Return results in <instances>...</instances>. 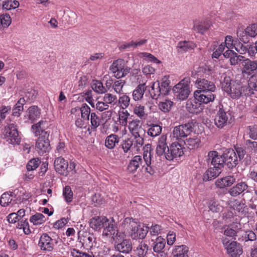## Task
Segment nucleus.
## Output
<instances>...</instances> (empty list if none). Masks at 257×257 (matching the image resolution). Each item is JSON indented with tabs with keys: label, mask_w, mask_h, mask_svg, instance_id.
<instances>
[{
	"label": "nucleus",
	"mask_w": 257,
	"mask_h": 257,
	"mask_svg": "<svg viewBox=\"0 0 257 257\" xmlns=\"http://www.w3.org/2000/svg\"><path fill=\"white\" fill-rule=\"evenodd\" d=\"M128 226L129 234L134 239L144 238L149 231V228L145 224L138 223L134 220L130 221Z\"/></svg>",
	"instance_id": "f257e3e1"
},
{
	"label": "nucleus",
	"mask_w": 257,
	"mask_h": 257,
	"mask_svg": "<svg viewBox=\"0 0 257 257\" xmlns=\"http://www.w3.org/2000/svg\"><path fill=\"white\" fill-rule=\"evenodd\" d=\"M189 82L190 78H185L174 86L172 90L177 99L181 101L188 97L190 93L188 84Z\"/></svg>",
	"instance_id": "f03ea898"
},
{
	"label": "nucleus",
	"mask_w": 257,
	"mask_h": 257,
	"mask_svg": "<svg viewBox=\"0 0 257 257\" xmlns=\"http://www.w3.org/2000/svg\"><path fill=\"white\" fill-rule=\"evenodd\" d=\"M196 122L193 120L186 123L175 126L173 131V135L176 140H179L186 137L193 131Z\"/></svg>",
	"instance_id": "7ed1b4c3"
},
{
	"label": "nucleus",
	"mask_w": 257,
	"mask_h": 257,
	"mask_svg": "<svg viewBox=\"0 0 257 257\" xmlns=\"http://www.w3.org/2000/svg\"><path fill=\"white\" fill-rule=\"evenodd\" d=\"M5 138L8 143L16 145L19 144L21 138L19 136L18 128L14 123L6 126L4 130Z\"/></svg>",
	"instance_id": "20e7f679"
},
{
	"label": "nucleus",
	"mask_w": 257,
	"mask_h": 257,
	"mask_svg": "<svg viewBox=\"0 0 257 257\" xmlns=\"http://www.w3.org/2000/svg\"><path fill=\"white\" fill-rule=\"evenodd\" d=\"M206 161L208 164L210 163L214 167L220 170L224 165L223 154L218 155V152L216 151H211L208 152L206 156Z\"/></svg>",
	"instance_id": "39448f33"
},
{
	"label": "nucleus",
	"mask_w": 257,
	"mask_h": 257,
	"mask_svg": "<svg viewBox=\"0 0 257 257\" xmlns=\"http://www.w3.org/2000/svg\"><path fill=\"white\" fill-rule=\"evenodd\" d=\"M49 136L48 133H44V134L39 137L36 142V149L40 155L49 152L51 149Z\"/></svg>",
	"instance_id": "423d86ee"
},
{
	"label": "nucleus",
	"mask_w": 257,
	"mask_h": 257,
	"mask_svg": "<svg viewBox=\"0 0 257 257\" xmlns=\"http://www.w3.org/2000/svg\"><path fill=\"white\" fill-rule=\"evenodd\" d=\"M184 154L182 148L178 142H174L168 148V152L166 154V159L171 161L174 158L180 157Z\"/></svg>",
	"instance_id": "0eeeda50"
},
{
	"label": "nucleus",
	"mask_w": 257,
	"mask_h": 257,
	"mask_svg": "<svg viewBox=\"0 0 257 257\" xmlns=\"http://www.w3.org/2000/svg\"><path fill=\"white\" fill-rule=\"evenodd\" d=\"M237 36L243 43H246L248 42L247 37H254L257 35V24H253L244 30V31H238Z\"/></svg>",
	"instance_id": "6e6552de"
},
{
	"label": "nucleus",
	"mask_w": 257,
	"mask_h": 257,
	"mask_svg": "<svg viewBox=\"0 0 257 257\" xmlns=\"http://www.w3.org/2000/svg\"><path fill=\"white\" fill-rule=\"evenodd\" d=\"M241 62V73L243 75H250L257 69V60H251L244 57Z\"/></svg>",
	"instance_id": "1a4fd4ad"
},
{
	"label": "nucleus",
	"mask_w": 257,
	"mask_h": 257,
	"mask_svg": "<svg viewBox=\"0 0 257 257\" xmlns=\"http://www.w3.org/2000/svg\"><path fill=\"white\" fill-rule=\"evenodd\" d=\"M224 164L229 169L235 167L238 164V159L236 152L233 149H228L223 154Z\"/></svg>",
	"instance_id": "9d476101"
},
{
	"label": "nucleus",
	"mask_w": 257,
	"mask_h": 257,
	"mask_svg": "<svg viewBox=\"0 0 257 257\" xmlns=\"http://www.w3.org/2000/svg\"><path fill=\"white\" fill-rule=\"evenodd\" d=\"M213 92L195 91L194 93V97L201 104H207L214 100L215 95Z\"/></svg>",
	"instance_id": "9b49d317"
},
{
	"label": "nucleus",
	"mask_w": 257,
	"mask_h": 257,
	"mask_svg": "<svg viewBox=\"0 0 257 257\" xmlns=\"http://www.w3.org/2000/svg\"><path fill=\"white\" fill-rule=\"evenodd\" d=\"M248 186L245 182H240L231 187L228 191V193L232 197H236L240 194L243 195L245 193L249 192L247 190Z\"/></svg>",
	"instance_id": "f8f14e48"
},
{
	"label": "nucleus",
	"mask_w": 257,
	"mask_h": 257,
	"mask_svg": "<svg viewBox=\"0 0 257 257\" xmlns=\"http://www.w3.org/2000/svg\"><path fill=\"white\" fill-rule=\"evenodd\" d=\"M68 162L62 157H58L54 161V167L56 172L64 176H67L69 173Z\"/></svg>",
	"instance_id": "ddd939ff"
},
{
	"label": "nucleus",
	"mask_w": 257,
	"mask_h": 257,
	"mask_svg": "<svg viewBox=\"0 0 257 257\" xmlns=\"http://www.w3.org/2000/svg\"><path fill=\"white\" fill-rule=\"evenodd\" d=\"M38 245L41 250L51 251L53 249V239L47 233H43L40 237Z\"/></svg>",
	"instance_id": "4468645a"
},
{
	"label": "nucleus",
	"mask_w": 257,
	"mask_h": 257,
	"mask_svg": "<svg viewBox=\"0 0 257 257\" xmlns=\"http://www.w3.org/2000/svg\"><path fill=\"white\" fill-rule=\"evenodd\" d=\"M228 116L222 108H219L214 118V123L220 128L225 126L228 122Z\"/></svg>",
	"instance_id": "2eb2a0df"
},
{
	"label": "nucleus",
	"mask_w": 257,
	"mask_h": 257,
	"mask_svg": "<svg viewBox=\"0 0 257 257\" xmlns=\"http://www.w3.org/2000/svg\"><path fill=\"white\" fill-rule=\"evenodd\" d=\"M196 84L198 85L199 89L196 91L214 92L216 90L214 84L204 78H198L196 80Z\"/></svg>",
	"instance_id": "dca6fc26"
},
{
	"label": "nucleus",
	"mask_w": 257,
	"mask_h": 257,
	"mask_svg": "<svg viewBox=\"0 0 257 257\" xmlns=\"http://www.w3.org/2000/svg\"><path fill=\"white\" fill-rule=\"evenodd\" d=\"M186 108L191 113L198 114L203 109V106L201 103L195 98L194 99H189L186 102Z\"/></svg>",
	"instance_id": "f3484780"
},
{
	"label": "nucleus",
	"mask_w": 257,
	"mask_h": 257,
	"mask_svg": "<svg viewBox=\"0 0 257 257\" xmlns=\"http://www.w3.org/2000/svg\"><path fill=\"white\" fill-rule=\"evenodd\" d=\"M115 249L119 252L129 253L132 250V244L130 239H122L120 242H115Z\"/></svg>",
	"instance_id": "a211bd4d"
},
{
	"label": "nucleus",
	"mask_w": 257,
	"mask_h": 257,
	"mask_svg": "<svg viewBox=\"0 0 257 257\" xmlns=\"http://www.w3.org/2000/svg\"><path fill=\"white\" fill-rule=\"evenodd\" d=\"M235 181L236 178L234 176L229 175L217 179L215 181V185L217 188L223 189L231 186Z\"/></svg>",
	"instance_id": "6ab92c4d"
},
{
	"label": "nucleus",
	"mask_w": 257,
	"mask_h": 257,
	"mask_svg": "<svg viewBox=\"0 0 257 257\" xmlns=\"http://www.w3.org/2000/svg\"><path fill=\"white\" fill-rule=\"evenodd\" d=\"M169 148L166 143V137L164 135L162 136L159 140L156 147V154L158 156L166 158V154L168 152Z\"/></svg>",
	"instance_id": "aec40b11"
},
{
	"label": "nucleus",
	"mask_w": 257,
	"mask_h": 257,
	"mask_svg": "<svg viewBox=\"0 0 257 257\" xmlns=\"http://www.w3.org/2000/svg\"><path fill=\"white\" fill-rule=\"evenodd\" d=\"M116 228L113 220H109L106 217L103 218V235L106 236H111L112 233H114Z\"/></svg>",
	"instance_id": "412c9836"
},
{
	"label": "nucleus",
	"mask_w": 257,
	"mask_h": 257,
	"mask_svg": "<svg viewBox=\"0 0 257 257\" xmlns=\"http://www.w3.org/2000/svg\"><path fill=\"white\" fill-rule=\"evenodd\" d=\"M116 228L113 220H109L106 217L103 218V235L106 236H111L112 233H114Z\"/></svg>",
	"instance_id": "4be33fe9"
},
{
	"label": "nucleus",
	"mask_w": 257,
	"mask_h": 257,
	"mask_svg": "<svg viewBox=\"0 0 257 257\" xmlns=\"http://www.w3.org/2000/svg\"><path fill=\"white\" fill-rule=\"evenodd\" d=\"M128 129L134 137H139V135H143L145 130L140 124L139 120H133L129 122Z\"/></svg>",
	"instance_id": "5701e85b"
},
{
	"label": "nucleus",
	"mask_w": 257,
	"mask_h": 257,
	"mask_svg": "<svg viewBox=\"0 0 257 257\" xmlns=\"http://www.w3.org/2000/svg\"><path fill=\"white\" fill-rule=\"evenodd\" d=\"M226 250L230 257H239L242 253L241 246L236 241H231Z\"/></svg>",
	"instance_id": "b1692460"
},
{
	"label": "nucleus",
	"mask_w": 257,
	"mask_h": 257,
	"mask_svg": "<svg viewBox=\"0 0 257 257\" xmlns=\"http://www.w3.org/2000/svg\"><path fill=\"white\" fill-rule=\"evenodd\" d=\"M143 160L140 156H136L130 162L127 170L130 173H134L140 167L143 165Z\"/></svg>",
	"instance_id": "393cba45"
},
{
	"label": "nucleus",
	"mask_w": 257,
	"mask_h": 257,
	"mask_svg": "<svg viewBox=\"0 0 257 257\" xmlns=\"http://www.w3.org/2000/svg\"><path fill=\"white\" fill-rule=\"evenodd\" d=\"M144 160L145 164L143 165V168H145L146 171L150 175H153L155 172L154 167L151 166L152 161V155L150 152H147L144 154Z\"/></svg>",
	"instance_id": "a878e982"
},
{
	"label": "nucleus",
	"mask_w": 257,
	"mask_h": 257,
	"mask_svg": "<svg viewBox=\"0 0 257 257\" xmlns=\"http://www.w3.org/2000/svg\"><path fill=\"white\" fill-rule=\"evenodd\" d=\"M41 115V110L38 106L33 105L30 106L27 112L25 117H27L31 123L34 122L37 119L40 118Z\"/></svg>",
	"instance_id": "bb28decb"
},
{
	"label": "nucleus",
	"mask_w": 257,
	"mask_h": 257,
	"mask_svg": "<svg viewBox=\"0 0 257 257\" xmlns=\"http://www.w3.org/2000/svg\"><path fill=\"white\" fill-rule=\"evenodd\" d=\"M226 93L233 99L239 98L241 96V84L232 82V86Z\"/></svg>",
	"instance_id": "cd10ccee"
},
{
	"label": "nucleus",
	"mask_w": 257,
	"mask_h": 257,
	"mask_svg": "<svg viewBox=\"0 0 257 257\" xmlns=\"http://www.w3.org/2000/svg\"><path fill=\"white\" fill-rule=\"evenodd\" d=\"M9 194L8 192H5L2 194L0 199V204L3 207H6L9 205H14L17 204V199L13 200V192H10Z\"/></svg>",
	"instance_id": "c85d7f7f"
},
{
	"label": "nucleus",
	"mask_w": 257,
	"mask_h": 257,
	"mask_svg": "<svg viewBox=\"0 0 257 257\" xmlns=\"http://www.w3.org/2000/svg\"><path fill=\"white\" fill-rule=\"evenodd\" d=\"M221 173V170L215 167L208 168L203 176L204 181L207 182L216 178Z\"/></svg>",
	"instance_id": "c756f323"
},
{
	"label": "nucleus",
	"mask_w": 257,
	"mask_h": 257,
	"mask_svg": "<svg viewBox=\"0 0 257 257\" xmlns=\"http://www.w3.org/2000/svg\"><path fill=\"white\" fill-rule=\"evenodd\" d=\"M210 24L207 21H194L192 29L201 34H204L210 28Z\"/></svg>",
	"instance_id": "7c9ffc66"
},
{
	"label": "nucleus",
	"mask_w": 257,
	"mask_h": 257,
	"mask_svg": "<svg viewBox=\"0 0 257 257\" xmlns=\"http://www.w3.org/2000/svg\"><path fill=\"white\" fill-rule=\"evenodd\" d=\"M188 252V247L185 245L176 246L173 251V257H189Z\"/></svg>",
	"instance_id": "2f4dec72"
},
{
	"label": "nucleus",
	"mask_w": 257,
	"mask_h": 257,
	"mask_svg": "<svg viewBox=\"0 0 257 257\" xmlns=\"http://www.w3.org/2000/svg\"><path fill=\"white\" fill-rule=\"evenodd\" d=\"M200 139L196 136L186 139L184 141L185 145L190 150H193L199 148L200 146Z\"/></svg>",
	"instance_id": "473e14b6"
},
{
	"label": "nucleus",
	"mask_w": 257,
	"mask_h": 257,
	"mask_svg": "<svg viewBox=\"0 0 257 257\" xmlns=\"http://www.w3.org/2000/svg\"><path fill=\"white\" fill-rule=\"evenodd\" d=\"M105 217L98 216L92 218L89 221L90 227L97 231L103 227V218Z\"/></svg>",
	"instance_id": "72a5a7b5"
},
{
	"label": "nucleus",
	"mask_w": 257,
	"mask_h": 257,
	"mask_svg": "<svg viewBox=\"0 0 257 257\" xmlns=\"http://www.w3.org/2000/svg\"><path fill=\"white\" fill-rule=\"evenodd\" d=\"M46 123V121L41 120L39 122L32 125L31 129L33 133L35 134V136H41L44 134V133H48L45 132L44 130V124Z\"/></svg>",
	"instance_id": "f704fd0d"
},
{
	"label": "nucleus",
	"mask_w": 257,
	"mask_h": 257,
	"mask_svg": "<svg viewBox=\"0 0 257 257\" xmlns=\"http://www.w3.org/2000/svg\"><path fill=\"white\" fill-rule=\"evenodd\" d=\"M119 141V137L114 134L107 136L105 141V146L109 149H113Z\"/></svg>",
	"instance_id": "c9c22d12"
},
{
	"label": "nucleus",
	"mask_w": 257,
	"mask_h": 257,
	"mask_svg": "<svg viewBox=\"0 0 257 257\" xmlns=\"http://www.w3.org/2000/svg\"><path fill=\"white\" fill-rule=\"evenodd\" d=\"M149 250L148 244L144 241H142L137 246L135 252L138 257H145Z\"/></svg>",
	"instance_id": "e433bc0d"
},
{
	"label": "nucleus",
	"mask_w": 257,
	"mask_h": 257,
	"mask_svg": "<svg viewBox=\"0 0 257 257\" xmlns=\"http://www.w3.org/2000/svg\"><path fill=\"white\" fill-rule=\"evenodd\" d=\"M124 65V60L121 59H118L114 61L109 67L110 71L114 74V76L115 77V75L122 70V66Z\"/></svg>",
	"instance_id": "4c0bfd02"
},
{
	"label": "nucleus",
	"mask_w": 257,
	"mask_h": 257,
	"mask_svg": "<svg viewBox=\"0 0 257 257\" xmlns=\"http://www.w3.org/2000/svg\"><path fill=\"white\" fill-rule=\"evenodd\" d=\"M220 82L222 90L226 92L228 91L229 87L232 86V84L230 77L225 74H223L221 75Z\"/></svg>",
	"instance_id": "58836bf2"
},
{
	"label": "nucleus",
	"mask_w": 257,
	"mask_h": 257,
	"mask_svg": "<svg viewBox=\"0 0 257 257\" xmlns=\"http://www.w3.org/2000/svg\"><path fill=\"white\" fill-rule=\"evenodd\" d=\"M196 46V45L192 41H184L179 42L177 48L182 50L183 52H185L194 49Z\"/></svg>",
	"instance_id": "ea45409f"
},
{
	"label": "nucleus",
	"mask_w": 257,
	"mask_h": 257,
	"mask_svg": "<svg viewBox=\"0 0 257 257\" xmlns=\"http://www.w3.org/2000/svg\"><path fill=\"white\" fill-rule=\"evenodd\" d=\"M170 83V80L166 78H163L161 83H160V88L162 97L168 95L170 92L171 90Z\"/></svg>",
	"instance_id": "a19ab883"
},
{
	"label": "nucleus",
	"mask_w": 257,
	"mask_h": 257,
	"mask_svg": "<svg viewBox=\"0 0 257 257\" xmlns=\"http://www.w3.org/2000/svg\"><path fill=\"white\" fill-rule=\"evenodd\" d=\"M145 90L146 87L145 84L139 85L133 91V99L135 100H139L141 99L143 97Z\"/></svg>",
	"instance_id": "79ce46f5"
},
{
	"label": "nucleus",
	"mask_w": 257,
	"mask_h": 257,
	"mask_svg": "<svg viewBox=\"0 0 257 257\" xmlns=\"http://www.w3.org/2000/svg\"><path fill=\"white\" fill-rule=\"evenodd\" d=\"M166 240L161 236L156 238L153 243V250L156 252H160L164 249Z\"/></svg>",
	"instance_id": "37998d69"
},
{
	"label": "nucleus",
	"mask_w": 257,
	"mask_h": 257,
	"mask_svg": "<svg viewBox=\"0 0 257 257\" xmlns=\"http://www.w3.org/2000/svg\"><path fill=\"white\" fill-rule=\"evenodd\" d=\"M150 93L153 99H156L159 97H162L160 88V82L159 81L153 83Z\"/></svg>",
	"instance_id": "c03bdc74"
},
{
	"label": "nucleus",
	"mask_w": 257,
	"mask_h": 257,
	"mask_svg": "<svg viewBox=\"0 0 257 257\" xmlns=\"http://www.w3.org/2000/svg\"><path fill=\"white\" fill-rule=\"evenodd\" d=\"M230 206L234 210L242 213L245 212V209L246 207L244 203L236 199L231 201Z\"/></svg>",
	"instance_id": "a18cd8bd"
},
{
	"label": "nucleus",
	"mask_w": 257,
	"mask_h": 257,
	"mask_svg": "<svg viewBox=\"0 0 257 257\" xmlns=\"http://www.w3.org/2000/svg\"><path fill=\"white\" fill-rule=\"evenodd\" d=\"M209 210L213 212L219 213L223 210V207L219 202L215 199H211L208 203Z\"/></svg>",
	"instance_id": "49530a36"
},
{
	"label": "nucleus",
	"mask_w": 257,
	"mask_h": 257,
	"mask_svg": "<svg viewBox=\"0 0 257 257\" xmlns=\"http://www.w3.org/2000/svg\"><path fill=\"white\" fill-rule=\"evenodd\" d=\"M91 88L97 93H103L107 91V88L103 86L102 83L96 80L93 81Z\"/></svg>",
	"instance_id": "de8ad7c7"
},
{
	"label": "nucleus",
	"mask_w": 257,
	"mask_h": 257,
	"mask_svg": "<svg viewBox=\"0 0 257 257\" xmlns=\"http://www.w3.org/2000/svg\"><path fill=\"white\" fill-rule=\"evenodd\" d=\"M245 145L247 150L251 154H257V142L250 140L245 141Z\"/></svg>",
	"instance_id": "09e8293b"
},
{
	"label": "nucleus",
	"mask_w": 257,
	"mask_h": 257,
	"mask_svg": "<svg viewBox=\"0 0 257 257\" xmlns=\"http://www.w3.org/2000/svg\"><path fill=\"white\" fill-rule=\"evenodd\" d=\"M162 132V127L158 124H152L148 129L147 133L149 136L155 137L159 136Z\"/></svg>",
	"instance_id": "8fccbe9b"
},
{
	"label": "nucleus",
	"mask_w": 257,
	"mask_h": 257,
	"mask_svg": "<svg viewBox=\"0 0 257 257\" xmlns=\"http://www.w3.org/2000/svg\"><path fill=\"white\" fill-rule=\"evenodd\" d=\"M19 6V2L17 0H7L3 2V8L7 10L15 9Z\"/></svg>",
	"instance_id": "3c124183"
},
{
	"label": "nucleus",
	"mask_w": 257,
	"mask_h": 257,
	"mask_svg": "<svg viewBox=\"0 0 257 257\" xmlns=\"http://www.w3.org/2000/svg\"><path fill=\"white\" fill-rule=\"evenodd\" d=\"M130 113L126 110H121L119 111V122L120 125L126 126L127 123V118Z\"/></svg>",
	"instance_id": "603ef678"
},
{
	"label": "nucleus",
	"mask_w": 257,
	"mask_h": 257,
	"mask_svg": "<svg viewBox=\"0 0 257 257\" xmlns=\"http://www.w3.org/2000/svg\"><path fill=\"white\" fill-rule=\"evenodd\" d=\"M30 221L34 225L41 224L45 221V216L42 213H37L31 217Z\"/></svg>",
	"instance_id": "864d4df0"
},
{
	"label": "nucleus",
	"mask_w": 257,
	"mask_h": 257,
	"mask_svg": "<svg viewBox=\"0 0 257 257\" xmlns=\"http://www.w3.org/2000/svg\"><path fill=\"white\" fill-rule=\"evenodd\" d=\"M173 102L171 100H165V101L161 102L159 103V108L164 112H169L172 107Z\"/></svg>",
	"instance_id": "5fc2aeb1"
},
{
	"label": "nucleus",
	"mask_w": 257,
	"mask_h": 257,
	"mask_svg": "<svg viewBox=\"0 0 257 257\" xmlns=\"http://www.w3.org/2000/svg\"><path fill=\"white\" fill-rule=\"evenodd\" d=\"M81 117L86 120H89L90 114V108L86 104L83 103L80 108Z\"/></svg>",
	"instance_id": "6e6d98bb"
},
{
	"label": "nucleus",
	"mask_w": 257,
	"mask_h": 257,
	"mask_svg": "<svg viewBox=\"0 0 257 257\" xmlns=\"http://www.w3.org/2000/svg\"><path fill=\"white\" fill-rule=\"evenodd\" d=\"M248 45L245 46L238 40H235L234 47L235 50L240 54H244L247 52V48Z\"/></svg>",
	"instance_id": "4d7b16f0"
},
{
	"label": "nucleus",
	"mask_w": 257,
	"mask_h": 257,
	"mask_svg": "<svg viewBox=\"0 0 257 257\" xmlns=\"http://www.w3.org/2000/svg\"><path fill=\"white\" fill-rule=\"evenodd\" d=\"M90 121L91 129L93 130H95L100 124L101 120L94 112L90 114Z\"/></svg>",
	"instance_id": "13d9d810"
},
{
	"label": "nucleus",
	"mask_w": 257,
	"mask_h": 257,
	"mask_svg": "<svg viewBox=\"0 0 257 257\" xmlns=\"http://www.w3.org/2000/svg\"><path fill=\"white\" fill-rule=\"evenodd\" d=\"M134 112L141 119H146L147 116V114L144 111V106L141 105L134 108Z\"/></svg>",
	"instance_id": "bf43d9fd"
},
{
	"label": "nucleus",
	"mask_w": 257,
	"mask_h": 257,
	"mask_svg": "<svg viewBox=\"0 0 257 257\" xmlns=\"http://www.w3.org/2000/svg\"><path fill=\"white\" fill-rule=\"evenodd\" d=\"M63 195L67 202L69 203L72 201L73 192L70 186H66L64 188Z\"/></svg>",
	"instance_id": "052dcab7"
},
{
	"label": "nucleus",
	"mask_w": 257,
	"mask_h": 257,
	"mask_svg": "<svg viewBox=\"0 0 257 257\" xmlns=\"http://www.w3.org/2000/svg\"><path fill=\"white\" fill-rule=\"evenodd\" d=\"M1 24L4 28H8L11 24V18L9 14H5L0 16Z\"/></svg>",
	"instance_id": "680f3d73"
},
{
	"label": "nucleus",
	"mask_w": 257,
	"mask_h": 257,
	"mask_svg": "<svg viewBox=\"0 0 257 257\" xmlns=\"http://www.w3.org/2000/svg\"><path fill=\"white\" fill-rule=\"evenodd\" d=\"M244 58V56L238 55L236 53L230 58L229 61L231 65H235L237 64H240L241 65V62Z\"/></svg>",
	"instance_id": "e2e57ef3"
},
{
	"label": "nucleus",
	"mask_w": 257,
	"mask_h": 257,
	"mask_svg": "<svg viewBox=\"0 0 257 257\" xmlns=\"http://www.w3.org/2000/svg\"><path fill=\"white\" fill-rule=\"evenodd\" d=\"M71 253L73 257H94L92 252L88 253L83 252L76 249H73L71 251Z\"/></svg>",
	"instance_id": "0e129e2a"
},
{
	"label": "nucleus",
	"mask_w": 257,
	"mask_h": 257,
	"mask_svg": "<svg viewBox=\"0 0 257 257\" xmlns=\"http://www.w3.org/2000/svg\"><path fill=\"white\" fill-rule=\"evenodd\" d=\"M125 83V81L122 80H116L113 85V88L117 93H121L122 92V88Z\"/></svg>",
	"instance_id": "69168bd1"
},
{
	"label": "nucleus",
	"mask_w": 257,
	"mask_h": 257,
	"mask_svg": "<svg viewBox=\"0 0 257 257\" xmlns=\"http://www.w3.org/2000/svg\"><path fill=\"white\" fill-rule=\"evenodd\" d=\"M119 103L120 104L122 110H125L130 104V98L126 95H123L119 98Z\"/></svg>",
	"instance_id": "338daca9"
},
{
	"label": "nucleus",
	"mask_w": 257,
	"mask_h": 257,
	"mask_svg": "<svg viewBox=\"0 0 257 257\" xmlns=\"http://www.w3.org/2000/svg\"><path fill=\"white\" fill-rule=\"evenodd\" d=\"M40 160L38 159H33L29 161L27 165L28 171H32L36 169L39 165Z\"/></svg>",
	"instance_id": "774afa93"
}]
</instances>
